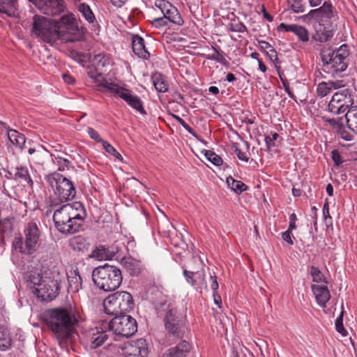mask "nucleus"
Here are the masks:
<instances>
[{
    "mask_svg": "<svg viewBox=\"0 0 357 357\" xmlns=\"http://www.w3.org/2000/svg\"><path fill=\"white\" fill-rule=\"evenodd\" d=\"M45 6L46 14L55 15L65 10L66 3L63 0H45Z\"/></svg>",
    "mask_w": 357,
    "mask_h": 357,
    "instance_id": "nucleus-25",
    "label": "nucleus"
},
{
    "mask_svg": "<svg viewBox=\"0 0 357 357\" xmlns=\"http://www.w3.org/2000/svg\"><path fill=\"white\" fill-rule=\"evenodd\" d=\"M149 354L148 345L144 339L131 341L124 347L126 357H146Z\"/></svg>",
    "mask_w": 357,
    "mask_h": 357,
    "instance_id": "nucleus-15",
    "label": "nucleus"
},
{
    "mask_svg": "<svg viewBox=\"0 0 357 357\" xmlns=\"http://www.w3.org/2000/svg\"><path fill=\"white\" fill-rule=\"evenodd\" d=\"M278 30H284L287 32L294 33L303 43H307L310 39L309 32L307 29L298 24L281 23L278 26Z\"/></svg>",
    "mask_w": 357,
    "mask_h": 357,
    "instance_id": "nucleus-18",
    "label": "nucleus"
},
{
    "mask_svg": "<svg viewBox=\"0 0 357 357\" xmlns=\"http://www.w3.org/2000/svg\"><path fill=\"white\" fill-rule=\"evenodd\" d=\"M214 303L218 306L219 308L221 307V297L218 294V291L213 292Z\"/></svg>",
    "mask_w": 357,
    "mask_h": 357,
    "instance_id": "nucleus-61",
    "label": "nucleus"
},
{
    "mask_svg": "<svg viewBox=\"0 0 357 357\" xmlns=\"http://www.w3.org/2000/svg\"><path fill=\"white\" fill-rule=\"evenodd\" d=\"M108 335L105 331H99L98 328H92L86 334V344L92 349H95L107 341Z\"/></svg>",
    "mask_w": 357,
    "mask_h": 357,
    "instance_id": "nucleus-16",
    "label": "nucleus"
},
{
    "mask_svg": "<svg viewBox=\"0 0 357 357\" xmlns=\"http://www.w3.org/2000/svg\"><path fill=\"white\" fill-rule=\"evenodd\" d=\"M46 180L59 201L66 202L75 197L76 192L73 183L63 175L54 172L48 174Z\"/></svg>",
    "mask_w": 357,
    "mask_h": 357,
    "instance_id": "nucleus-8",
    "label": "nucleus"
},
{
    "mask_svg": "<svg viewBox=\"0 0 357 357\" xmlns=\"http://www.w3.org/2000/svg\"><path fill=\"white\" fill-rule=\"evenodd\" d=\"M92 278L95 284L105 291L116 289L123 279L121 270L107 264L96 268L93 271Z\"/></svg>",
    "mask_w": 357,
    "mask_h": 357,
    "instance_id": "nucleus-4",
    "label": "nucleus"
},
{
    "mask_svg": "<svg viewBox=\"0 0 357 357\" xmlns=\"http://www.w3.org/2000/svg\"><path fill=\"white\" fill-rule=\"evenodd\" d=\"M163 16L169 22L177 25H182L184 22L177 8L172 4L170 6V8H169L163 14Z\"/></svg>",
    "mask_w": 357,
    "mask_h": 357,
    "instance_id": "nucleus-31",
    "label": "nucleus"
},
{
    "mask_svg": "<svg viewBox=\"0 0 357 357\" xmlns=\"http://www.w3.org/2000/svg\"><path fill=\"white\" fill-rule=\"evenodd\" d=\"M347 127L357 135V106L350 107L345 114Z\"/></svg>",
    "mask_w": 357,
    "mask_h": 357,
    "instance_id": "nucleus-30",
    "label": "nucleus"
},
{
    "mask_svg": "<svg viewBox=\"0 0 357 357\" xmlns=\"http://www.w3.org/2000/svg\"><path fill=\"white\" fill-rule=\"evenodd\" d=\"M63 278V275H61L58 270L46 273L40 287H36L32 291L42 301H52L59 294L60 283Z\"/></svg>",
    "mask_w": 357,
    "mask_h": 357,
    "instance_id": "nucleus-7",
    "label": "nucleus"
},
{
    "mask_svg": "<svg viewBox=\"0 0 357 357\" xmlns=\"http://www.w3.org/2000/svg\"><path fill=\"white\" fill-rule=\"evenodd\" d=\"M310 274L312 278V281L314 282H325L327 283L326 278L324 274L317 267L312 266L310 270Z\"/></svg>",
    "mask_w": 357,
    "mask_h": 357,
    "instance_id": "nucleus-46",
    "label": "nucleus"
},
{
    "mask_svg": "<svg viewBox=\"0 0 357 357\" xmlns=\"http://www.w3.org/2000/svg\"><path fill=\"white\" fill-rule=\"evenodd\" d=\"M14 178L20 182L24 181L30 186L33 185V181L29 174V169L26 167H17L14 174Z\"/></svg>",
    "mask_w": 357,
    "mask_h": 357,
    "instance_id": "nucleus-32",
    "label": "nucleus"
},
{
    "mask_svg": "<svg viewBox=\"0 0 357 357\" xmlns=\"http://www.w3.org/2000/svg\"><path fill=\"white\" fill-rule=\"evenodd\" d=\"M311 216L313 219L314 225H317V208L315 206L311 208Z\"/></svg>",
    "mask_w": 357,
    "mask_h": 357,
    "instance_id": "nucleus-63",
    "label": "nucleus"
},
{
    "mask_svg": "<svg viewBox=\"0 0 357 357\" xmlns=\"http://www.w3.org/2000/svg\"><path fill=\"white\" fill-rule=\"evenodd\" d=\"M191 346L185 340L181 341L176 347L167 350L162 357H185L190 352Z\"/></svg>",
    "mask_w": 357,
    "mask_h": 357,
    "instance_id": "nucleus-20",
    "label": "nucleus"
},
{
    "mask_svg": "<svg viewBox=\"0 0 357 357\" xmlns=\"http://www.w3.org/2000/svg\"><path fill=\"white\" fill-rule=\"evenodd\" d=\"M109 328L118 336L130 337L137 331V324L133 317L124 314L114 317L109 323Z\"/></svg>",
    "mask_w": 357,
    "mask_h": 357,
    "instance_id": "nucleus-10",
    "label": "nucleus"
},
{
    "mask_svg": "<svg viewBox=\"0 0 357 357\" xmlns=\"http://www.w3.org/2000/svg\"><path fill=\"white\" fill-rule=\"evenodd\" d=\"M172 116L182 126V127L188 131L189 133L192 134V135L195 136V132H193L191 127L185 123V121L181 119L180 116L176 114H172Z\"/></svg>",
    "mask_w": 357,
    "mask_h": 357,
    "instance_id": "nucleus-50",
    "label": "nucleus"
},
{
    "mask_svg": "<svg viewBox=\"0 0 357 357\" xmlns=\"http://www.w3.org/2000/svg\"><path fill=\"white\" fill-rule=\"evenodd\" d=\"M80 320L78 310L69 306L51 310L46 321L59 344L63 346L75 333Z\"/></svg>",
    "mask_w": 357,
    "mask_h": 357,
    "instance_id": "nucleus-1",
    "label": "nucleus"
},
{
    "mask_svg": "<svg viewBox=\"0 0 357 357\" xmlns=\"http://www.w3.org/2000/svg\"><path fill=\"white\" fill-rule=\"evenodd\" d=\"M269 60H271L273 63V65L274 66L280 78L282 80L283 79V75L284 73L282 70H281V57L282 54H280V56H279L278 52L274 49H269Z\"/></svg>",
    "mask_w": 357,
    "mask_h": 357,
    "instance_id": "nucleus-36",
    "label": "nucleus"
},
{
    "mask_svg": "<svg viewBox=\"0 0 357 357\" xmlns=\"http://www.w3.org/2000/svg\"><path fill=\"white\" fill-rule=\"evenodd\" d=\"M89 76L94 79L98 86L106 89L108 91L114 95V91L112 89L113 87H119L120 85L109 82L100 73H89Z\"/></svg>",
    "mask_w": 357,
    "mask_h": 357,
    "instance_id": "nucleus-28",
    "label": "nucleus"
},
{
    "mask_svg": "<svg viewBox=\"0 0 357 357\" xmlns=\"http://www.w3.org/2000/svg\"><path fill=\"white\" fill-rule=\"evenodd\" d=\"M102 146L104 150L108 153L112 155L115 159L122 162L123 157L121 155L116 151V149L109 142L107 141L102 142Z\"/></svg>",
    "mask_w": 357,
    "mask_h": 357,
    "instance_id": "nucleus-44",
    "label": "nucleus"
},
{
    "mask_svg": "<svg viewBox=\"0 0 357 357\" xmlns=\"http://www.w3.org/2000/svg\"><path fill=\"white\" fill-rule=\"evenodd\" d=\"M322 212H323V216L325 219H326L327 218H331L330 215H329V206H328V204L327 202H326L323 206V209H322Z\"/></svg>",
    "mask_w": 357,
    "mask_h": 357,
    "instance_id": "nucleus-60",
    "label": "nucleus"
},
{
    "mask_svg": "<svg viewBox=\"0 0 357 357\" xmlns=\"http://www.w3.org/2000/svg\"><path fill=\"white\" fill-rule=\"evenodd\" d=\"M329 124L333 128V129L336 131L337 136L346 141L350 142L354 140V136L349 131H348L344 126L342 122L341 121V119L340 118H333L327 120Z\"/></svg>",
    "mask_w": 357,
    "mask_h": 357,
    "instance_id": "nucleus-19",
    "label": "nucleus"
},
{
    "mask_svg": "<svg viewBox=\"0 0 357 357\" xmlns=\"http://www.w3.org/2000/svg\"><path fill=\"white\" fill-rule=\"evenodd\" d=\"M6 134L8 139L11 145L20 151H22L24 149L26 138L23 134L16 130L10 128V127L6 128Z\"/></svg>",
    "mask_w": 357,
    "mask_h": 357,
    "instance_id": "nucleus-23",
    "label": "nucleus"
},
{
    "mask_svg": "<svg viewBox=\"0 0 357 357\" xmlns=\"http://www.w3.org/2000/svg\"><path fill=\"white\" fill-rule=\"evenodd\" d=\"M331 157L334 163L337 166L343 162V160L337 150H334L331 152Z\"/></svg>",
    "mask_w": 357,
    "mask_h": 357,
    "instance_id": "nucleus-56",
    "label": "nucleus"
},
{
    "mask_svg": "<svg viewBox=\"0 0 357 357\" xmlns=\"http://www.w3.org/2000/svg\"><path fill=\"white\" fill-rule=\"evenodd\" d=\"M342 316L343 312H341L340 316L335 321V328L336 331L342 336H346L347 335V331L343 326Z\"/></svg>",
    "mask_w": 357,
    "mask_h": 357,
    "instance_id": "nucleus-48",
    "label": "nucleus"
},
{
    "mask_svg": "<svg viewBox=\"0 0 357 357\" xmlns=\"http://www.w3.org/2000/svg\"><path fill=\"white\" fill-rule=\"evenodd\" d=\"M0 13H4L9 17L17 15V6L15 0H0Z\"/></svg>",
    "mask_w": 357,
    "mask_h": 357,
    "instance_id": "nucleus-27",
    "label": "nucleus"
},
{
    "mask_svg": "<svg viewBox=\"0 0 357 357\" xmlns=\"http://www.w3.org/2000/svg\"><path fill=\"white\" fill-rule=\"evenodd\" d=\"M70 245L75 250L84 252L89 248L90 243L83 236H77L70 240Z\"/></svg>",
    "mask_w": 357,
    "mask_h": 357,
    "instance_id": "nucleus-33",
    "label": "nucleus"
},
{
    "mask_svg": "<svg viewBox=\"0 0 357 357\" xmlns=\"http://www.w3.org/2000/svg\"><path fill=\"white\" fill-rule=\"evenodd\" d=\"M93 61L98 67H103L107 63V58L105 55L98 54L94 56Z\"/></svg>",
    "mask_w": 357,
    "mask_h": 357,
    "instance_id": "nucleus-49",
    "label": "nucleus"
},
{
    "mask_svg": "<svg viewBox=\"0 0 357 357\" xmlns=\"http://www.w3.org/2000/svg\"><path fill=\"white\" fill-rule=\"evenodd\" d=\"M347 83L343 79L330 80L328 82H321L317 86V93L321 98H323L333 90L338 89L346 86Z\"/></svg>",
    "mask_w": 357,
    "mask_h": 357,
    "instance_id": "nucleus-17",
    "label": "nucleus"
},
{
    "mask_svg": "<svg viewBox=\"0 0 357 357\" xmlns=\"http://www.w3.org/2000/svg\"><path fill=\"white\" fill-rule=\"evenodd\" d=\"M238 346L234 344L233 356L234 357H254L253 354L244 346H241L238 342Z\"/></svg>",
    "mask_w": 357,
    "mask_h": 357,
    "instance_id": "nucleus-43",
    "label": "nucleus"
},
{
    "mask_svg": "<svg viewBox=\"0 0 357 357\" xmlns=\"http://www.w3.org/2000/svg\"><path fill=\"white\" fill-rule=\"evenodd\" d=\"M133 52L139 58L147 59L149 57V53L146 50L144 39L138 36L134 35L132 38Z\"/></svg>",
    "mask_w": 357,
    "mask_h": 357,
    "instance_id": "nucleus-24",
    "label": "nucleus"
},
{
    "mask_svg": "<svg viewBox=\"0 0 357 357\" xmlns=\"http://www.w3.org/2000/svg\"><path fill=\"white\" fill-rule=\"evenodd\" d=\"M172 3H170L169 1L165 0H156L155 1V6L157 7L162 14H164L166 10L170 8V6Z\"/></svg>",
    "mask_w": 357,
    "mask_h": 357,
    "instance_id": "nucleus-51",
    "label": "nucleus"
},
{
    "mask_svg": "<svg viewBox=\"0 0 357 357\" xmlns=\"http://www.w3.org/2000/svg\"><path fill=\"white\" fill-rule=\"evenodd\" d=\"M231 149L240 160L248 162L250 153L247 142L243 143L242 146L238 143L233 144Z\"/></svg>",
    "mask_w": 357,
    "mask_h": 357,
    "instance_id": "nucleus-29",
    "label": "nucleus"
},
{
    "mask_svg": "<svg viewBox=\"0 0 357 357\" xmlns=\"http://www.w3.org/2000/svg\"><path fill=\"white\" fill-rule=\"evenodd\" d=\"M121 264L129 271L132 275H136L139 272V262L131 257H123L121 259Z\"/></svg>",
    "mask_w": 357,
    "mask_h": 357,
    "instance_id": "nucleus-34",
    "label": "nucleus"
},
{
    "mask_svg": "<svg viewBox=\"0 0 357 357\" xmlns=\"http://www.w3.org/2000/svg\"><path fill=\"white\" fill-rule=\"evenodd\" d=\"M354 106L351 91L349 89H344L333 94L328 103V109L335 114H340Z\"/></svg>",
    "mask_w": 357,
    "mask_h": 357,
    "instance_id": "nucleus-12",
    "label": "nucleus"
},
{
    "mask_svg": "<svg viewBox=\"0 0 357 357\" xmlns=\"http://www.w3.org/2000/svg\"><path fill=\"white\" fill-rule=\"evenodd\" d=\"M117 252V248H105L102 245H99L93 250L91 257L99 261L111 260Z\"/></svg>",
    "mask_w": 357,
    "mask_h": 357,
    "instance_id": "nucleus-22",
    "label": "nucleus"
},
{
    "mask_svg": "<svg viewBox=\"0 0 357 357\" xmlns=\"http://www.w3.org/2000/svg\"><path fill=\"white\" fill-rule=\"evenodd\" d=\"M311 289L318 305L322 307H325L326 303L331 298L328 287L324 285L312 284Z\"/></svg>",
    "mask_w": 357,
    "mask_h": 357,
    "instance_id": "nucleus-21",
    "label": "nucleus"
},
{
    "mask_svg": "<svg viewBox=\"0 0 357 357\" xmlns=\"http://www.w3.org/2000/svg\"><path fill=\"white\" fill-rule=\"evenodd\" d=\"M209 59L216 61L220 63H225L226 62L225 58L216 49H214V52L208 56Z\"/></svg>",
    "mask_w": 357,
    "mask_h": 357,
    "instance_id": "nucleus-53",
    "label": "nucleus"
},
{
    "mask_svg": "<svg viewBox=\"0 0 357 357\" xmlns=\"http://www.w3.org/2000/svg\"><path fill=\"white\" fill-rule=\"evenodd\" d=\"M31 34L48 43H52L56 40L54 24L50 20L43 16L33 17Z\"/></svg>",
    "mask_w": 357,
    "mask_h": 357,
    "instance_id": "nucleus-11",
    "label": "nucleus"
},
{
    "mask_svg": "<svg viewBox=\"0 0 357 357\" xmlns=\"http://www.w3.org/2000/svg\"><path fill=\"white\" fill-rule=\"evenodd\" d=\"M63 79L68 84H72L75 82V79L68 74H63Z\"/></svg>",
    "mask_w": 357,
    "mask_h": 357,
    "instance_id": "nucleus-62",
    "label": "nucleus"
},
{
    "mask_svg": "<svg viewBox=\"0 0 357 357\" xmlns=\"http://www.w3.org/2000/svg\"><path fill=\"white\" fill-rule=\"evenodd\" d=\"M86 131H87V133L89 135V137L91 139H93V140H95L98 142H100L101 144H102V142L105 141V140H103L101 139L98 132L96 130H95L93 128L89 127L87 128Z\"/></svg>",
    "mask_w": 357,
    "mask_h": 357,
    "instance_id": "nucleus-54",
    "label": "nucleus"
},
{
    "mask_svg": "<svg viewBox=\"0 0 357 357\" xmlns=\"http://www.w3.org/2000/svg\"><path fill=\"white\" fill-rule=\"evenodd\" d=\"M194 273L191 271H188L187 270L183 271V275L189 284L191 285L195 284V280L193 278Z\"/></svg>",
    "mask_w": 357,
    "mask_h": 357,
    "instance_id": "nucleus-57",
    "label": "nucleus"
},
{
    "mask_svg": "<svg viewBox=\"0 0 357 357\" xmlns=\"http://www.w3.org/2000/svg\"><path fill=\"white\" fill-rule=\"evenodd\" d=\"M209 280L211 282V288L213 292L218 291L219 285L217 281V277L214 275V273H210Z\"/></svg>",
    "mask_w": 357,
    "mask_h": 357,
    "instance_id": "nucleus-55",
    "label": "nucleus"
},
{
    "mask_svg": "<svg viewBox=\"0 0 357 357\" xmlns=\"http://www.w3.org/2000/svg\"><path fill=\"white\" fill-rule=\"evenodd\" d=\"M229 30L233 32L243 33L247 31V28L243 23L234 21L229 25Z\"/></svg>",
    "mask_w": 357,
    "mask_h": 357,
    "instance_id": "nucleus-47",
    "label": "nucleus"
},
{
    "mask_svg": "<svg viewBox=\"0 0 357 357\" xmlns=\"http://www.w3.org/2000/svg\"><path fill=\"white\" fill-rule=\"evenodd\" d=\"M40 232L36 222L27 223L24 229L23 236L15 238L13 248L15 251L25 255H31L39 245Z\"/></svg>",
    "mask_w": 357,
    "mask_h": 357,
    "instance_id": "nucleus-5",
    "label": "nucleus"
},
{
    "mask_svg": "<svg viewBox=\"0 0 357 357\" xmlns=\"http://www.w3.org/2000/svg\"><path fill=\"white\" fill-rule=\"evenodd\" d=\"M319 9L326 14V17H330L332 13V6L326 3H324Z\"/></svg>",
    "mask_w": 357,
    "mask_h": 357,
    "instance_id": "nucleus-58",
    "label": "nucleus"
},
{
    "mask_svg": "<svg viewBox=\"0 0 357 357\" xmlns=\"http://www.w3.org/2000/svg\"><path fill=\"white\" fill-rule=\"evenodd\" d=\"M112 4L117 8H121L126 3V0H110Z\"/></svg>",
    "mask_w": 357,
    "mask_h": 357,
    "instance_id": "nucleus-64",
    "label": "nucleus"
},
{
    "mask_svg": "<svg viewBox=\"0 0 357 357\" xmlns=\"http://www.w3.org/2000/svg\"><path fill=\"white\" fill-rule=\"evenodd\" d=\"M226 182L228 187L236 193H241L247 188L246 185L244 184L242 181L235 180L231 176L227 178Z\"/></svg>",
    "mask_w": 357,
    "mask_h": 357,
    "instance_id": "nucleus-37",
    "label": "nucleus"
},
{
    "mask_svg": "<svg viewBox=\"0 0 357 357\" xmlns=\"http://www.w3.org/2000/svg\"><path fill=\"white\" fill-rule=\"evenodd\" d=\"M204 155L208 161L215 166H220L222 164V158L212 151L206 150Z\"/></svg>",
    "mask_w": 357,
    "mask_h": 357,
    "instance_id": "nucleus-45",
    "label": "nucleus"
},
{
    "mask_svg": "<svg viewBox=\"0 0 357 357\" xmlns=\"http://www.w3.org/2000/svg\"><path fill=\"white\" fill-rule=\"evenodd\" d=\"M290 8L294 13H303L305 10L306 3L304 0H287Z\"/></svg>",
    "mask_w": 357,
    "mask_h": 357,
    "instance_id": "nucleus-42",
    "label": "nucleus"
},
{
    "mask_svg": "<svg viewBox=\"0 0 357 357\" xmlns=\"http://www.w3.org/2000/svg\"><path fill=\"white\" fill-rule=\"evenodd\" d=\"M112 89L114 91V96L123 100L132 109L139 112L142 115L146 114L142 100L139 96L132 94L131 91L122 86L113 87Z\"/></svg>",
    "mask_w": 357,
    "mask_h": 357,
    "instance_id": "nucleus-14",
    "label": "nucleus"
},
{
    "mask_svg": "<svg viewBox=\"0 0 357 357\" xmlns=\"http://www.w3.org/2000/svg\"><path fill=\"white\" fill-rule=\"evenodd\" d=\"M77 10L89 24H93L96 22V16L88 4L85 3H79L77 6Z\"/></svg>",
    "mask_w": 357,
    "mask_h": 357,
    "instance_id": "nucleus-35",
    "label": "nucleus"
},
{
    "mask_svg": "<svg viewBox=\"0 0 357 357\" xmlns=\"http://www.w3.org/2000/svg\"><path fill=\"white\" fill-rule=\"evenodd\" d=\"M166 330L172 335L181 337L185 328V317L176 309H170L164 318Z\"/></svg>",
    "mask_w": 357,
    "mask_h": 357,
    "instance_id": "nucleus-13",
    "label": "nucleus"
},
{
    "mask_svg": "<svg viewBox=\"0 0 357 357\" xmlns=\"http://www.w3.org/2000/svg\"><path fill=\"white\" fill-rule=\"evenodd\" d=\"M85 217L86 211L82 204L75 202L55 210L53 220L59 232L73 234L79 231Z\"/></svg>",
    "mask_w": 357,
    "mask_h": 357,
    "instance_id": "nucleus-2",
    "label": "nucleus"
},
{
    "mask_svg": "<svg viewBox=\"0 0 357 357\" xmlns=\"http://www.w3.org/2000/svg\"><path fill=\"white\" fill-rule=\"evenodd\" d=\"M54 28L56 33V40L63 39L69 41H74V36L80 31L78 20L72 13L62 15L54 22Z\"/></svg>",
    "mask_w": 357,
    "mask_h": 357,
    "instance_id": "nucleus-9",
    "label": "nucleus"
},
{
    "mask_svg": "<svg viewBox=\"0 0 357 357\" xmlns=\"http://www.w3.org/2000/svg\"><path fill=\"white\" fill-rule=\"evenodd\" d=\"M153 85L155 89L160 93H165L168 89V84L163 76L155 75L153 77Z\"/></svg>",
    "mask_w": 357,
    "mask_h": 357,
    "instance_id": "nucleus-38",
    "label": "nucleus"
},
{
    "mask_svg": "<svg viewBox=\"0 0 357 357\" xmlns=\"http://www.w3.org/2000/svg\"><path fill=\"white\" fill-rule=\"evenodd\" d=\"M45 275H41L40 273L37 271H32L28 276V282L30 283V285L33 290L36 287H40V284L43 282V279Z\"/></svg>",
    "mask_w": 357,
    "mask_h": 357,
    "instance_id": "nucleus-39",
    "label": "nucleus"
},
{
    "mask_svg": "<svg viewBox=\"0 0 357 357\" xmlns=\"http://www.w3.org/2000/svg\"><path fill=\"white\" fill-rule=\"evenodd\" d=\"M169 21L163 16L153 20L151 24L155 28H160L162 26H167Z\"/></svg>",
    "mask_w": 357,
    "mask_h": 357,
    "instance_id": "nucleus-52",
    "label": "nucleus"
},
{
    "mask_svg": "<svg viewBox=\"0 0 357 357\" xmlns=\"http://www.w3.org/2000/svg\"><path fill=\"white\" fill-rule=\"evenodd\" d=\"M106 314L113 316L124 314L133 307L132 295L127 291H117L109 295L103 302Z\"/></svg>",
    "mask_w": 357,
    "mask_h": 357,
    "instance_id": "nucleus-6",
    "label": "nucleus"
},
{
    "mask_svg": "<svg viewBox=\"0 0 357 357\" xmlns=\"http://www.w3.org/2000/svg\"><path fill=\"white\" fill-rule=\"evenodd\" d=\"M10 345V337L8 331L0 327V350H6Z\"/></svg>",
    "mask_w": 357,
    "mask_h": 357,
    "instance_id": "nucleus-41",
    "label": "nucleus"
},
{
    "mask_svg": "<svg viewBox=\"0 0 357 357\" xmlns=\"http://www.w3.org/2000/svg\"><path fill=\"white\" fill-rule=\"evenodd\" d=\"M51 157L53 163L57 167L59 171L62 172L69 167L70 162L68 159L55 155H52Z\"/></svg>",
    "mask_w": 357,
    "mask_h": 357,
    "instance_id": "nucleus-40",
    "label": "nucleus"
},
{
    "mask_svg": "<svg viewBox=\"0 0 357 357\" xmlns=\"http://www.w3.org/2000/svg\"><path fill=\"white\" fill-rule=\"evenodd\" d=\"M69 284L68 291L77 293L82 287V279L77 270L70 271L67 273Z\"/></svg>",
    "mask_w": 357,
    "mask_h": 357,
    "instance_id": "nucleus-26",
    "label": "nucleus"
},
{
    "mask_svg": "<svg viewBox=\"0 0 357 357\" xmlns=\"http://www.w3.org/2000/svg\"><path fill=\"white\" fill-rule=\"evenodd\" d=\"M282 239L286 241L287 243H288L289 245H293L294 244V242L291 239V231H286L282 233Z\"/></svg>",
    "mask_w": 357,
    "mask_h": 357,
    "instance_id": "nucleus-59",
    "label": "nucleus"
},
{
    "mask_svg": "<svg viewBox=\"0 0 357 357\" xmlns=\"http://www.w3.org/2000/svg\"><path fill=\"white\" fill-rule=\"evenodd\" d=\"M349 51L347 45L343 44L335 50L329 48L323 50L321 57L324 70L333 77L339 76L346 70L349 63Z\"/></svg>",
    "mask_w": 357,
    "mask_h": 357,
    "instance_id": "nucleus-3",
    "label": "nucleus"
}]
</instances>
